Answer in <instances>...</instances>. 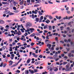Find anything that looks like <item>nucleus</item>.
Instances as JSON below:
<instances>
[{"mask_svg": "<svg viewBox=\"0 0 74 74\" xmlns=\"http://www.w3.org/2000/svg\"><path fill=\"white\" fill-rule=\"evenodd\" d=\"M50 68H51V66H49L47 67L48 70H49V69H50L49 70L50 74H54V72L52 73V69H50Z\"/></svg>", "mask_w": 74, "mask_h": 74, "instance_id": "nucleus-1", "label": "nucleus"}, {"mask_svg": "<svg viewBox=\"0 0 74 74\" xmlns=\"http://www.w3.org/2000/svg\"><path fill=\"white\" fill-rule=\"evenodd\" d=\"M66 71H71L72 70V69L71 67H70L69 68L66 69H65Z\"/></svg>", "mask_w": 74, "mask_h": 74, "instance_id": "nucleus-2", "label": "nucleus"}, {"mask_svg": "<svg viewBox=\"0 0 74 74\" xmlns=\"http://www.w3.org/2000/svg\"><path fill=\"white\" fill-rule=\"evenodd\" d=\"M32 26V24H31L30 23H27L26 24V26L27 28L29 26Z\"/></svg>", "mask_w": 74, "mask_h": 74, "instance_id": "nucleus-3", "label": "nucleus"}, {"mask_svg": "<svg viewBox=\"0 0 74 74\" xmlns=\"http://www.w3.org/2000/svg\"><path fill=\"white\" fill-rule=\"evenodd\" d=\"M10 12V11L6 10L4 12V14H9Z\"/></svg>", "mask_w": 74, "mask_h": 74, "instance_id": "nucleus-4", "label": "nucleus"}, {"mask_svg": "<svg viewBox=\"0 0 74 74\" xmlns=\"http://www.w3.org/2000/svg\"><path fill=\"white\" fill-rule=\"evenodd\" d=\"M29 71L31 74H33L34 73L33 70H32L31 69H29Z\"/></svg>", "mask_w": 74, "mask_h": 74, "instance_id": "nucleus-5", "label": "nucleus"}, {"mask_svg": "<svg viewBox=\"0 0 74 74\" xmlns=\"http://www.w3.org/2000/svg\"><path fill=\"white\" fill-rule=\"evenodd\" d=\"M21 32H20V31H18V32H17V33H16V34H18V36H20L21 34Z\"/></svg>", "mask_w": 74, "mask_h": 74, "instance_id": "nucleus-6", "label": "nucleus"}, {"mask_svg": "<svg viewBox=\"0 0 74 74\" xmlns=\"http://www.w3.org/2000/svg\"><path fill=\"white\" fill-rule=\"evenodd\" d=\"M56 19H59V20H60V19H61L62 17H61V16H59L58 17V16H56Z\"/></svg>", "mask_w": 74, "mask_h": 74, "instance_id": "nucleus-7", "label": "nucleus"}, {"mask_svg": "<svg viewBox=\"0 0 74 74\" xmlns=\"http://www.w3.org/2000/svg\"><path fill=\"white\" fill-rule=\"evenodd\" d=\"M32 55H33L34 57H35V58H37L38 57V55H36V54H35L34 53H32Z\"/></svg>", "mask_w": 74, "mask_h": 74, "instance_id": "nucleus-8", "label": "nucleus"}, {"mask_svg": "<svg viewBox=\"0 0 74 74\" xmlns=\"http://www.w3.org/2000/svg\"><path fill=\"white\" fill-rule=\"evenodd\" d=\"M18 64V63H15V64H14L13 65H12L11 66V67H15V66H17Z\"/></svg>", "mask_w": 74, "mask_h": 74, "instance_id": "nucleus-9", "label": "nucleus"}, {"mask_svg": "<svg viewBox=\"0 0 74 74\" xmlns=\"http://www.w3.org/2000/svg\"><path fill=\"white\" fill-rule=\"evenodd\" d=\"M29 29L31 31V33H33V30H35V29H34L33 28H29Z\"/></svg>", "mask_w": 74, "mask_h": 74, "instance_id": "nucleus-10", "label": "nucleus"}, {"mask_svg": "<svg viewBox=\"0 0 74 74\" xmlns=\"http://www.w3.org/2000/svg\"><path fill=\"white\" fill-rule=\"evenodd\" d=\"M4 23V21L3 20H0V24H3Z\"/></svg>", "mask_w": 74, "mask_h": 74, "instance_id": "nucleus-11", "label": "nucleus"}, {"mask_svg": "<svg viewBox=\"0 0 74 74\" xmlns=\"http://www.w3.org/2000/svg\"><path fill=\"white\" fill-rule=\"evenodd\" d=\"M56 58H58L57 55H55L53 56V58L54 59H56Z\"/></svg>", "mask_w": 74, "mask_h": 74, "instance_id": "nucleus-12", "label": "nucleus"}, {"mask_svg": "<svg viewBox=\"0 0 74 74\" xmlns=\"http://www.w3.org/2000/svg\"><path fill=\"white\" fill-rule=\"evenodd\" d=\"M45 22L47 23V24H48L49 22H50V21L48 20L47 19V20L45 21Z\"/></svg>", "mask_w": 74, "mask_h": 74, "instance_id": "nucleus-13", "label": "nucleus"}, {"mask_svg": "<svg viewBox=\"0 0 74 74\" xmlns=\"http://www.w3.org/2000/svg\"><path fill=\"white\" fill-rule=\"evenodd\" d=\"M30 59L29 58L28 59L27 61V63L28 64L29 63H30Z\"/></svg>", "mask_w": 74, "mask_h": 74, "instance_id": "nucleus-14", "label": "nucleus"}, {"mask_svg": "<svg viewBox=\"0 0 74 74\" xmlns=\"http://www.w3.org/2000/svg\"><path fill=\"white\" fill-rule=\"evenodd\" d=\"M25 74H29V71H28V70H26L25 72Z\"/></svg>", "mask_w": 74, "mask_h": 74, "instance_id": "nucleus-15", "label": "nucleus"}, {"mask_svg": "<svg viewBox=\"0 0 74 74\" xmlns=\"http://www.w3.org/2000/svg\"><path fill=\"white\" fill-rule=\"evenodd\" d=\"M69 67H70V64H68L66 65V69H68L69 68Z\"/></svg>", "mask_w": 74, "mask_h": 74, "instance_id": "nucleus-16", "label": "nucleus"}, {"mask_svg": "<svg viewBox=\"0 0 74 74\" xmlns=\"http://www.w3.org/2000/svg\"><path fill=\"white\" fill-rule=\"evenodd\" d=\"M23 2H24V1L23 0H22L20 3V5H22L23 4Z\"/></svg>", "mask_w": 74, "mask_h": 74, "instance_id": "nucleus-17", "label": "nucleus"}, {"mask_svg": "<svg viewBox=\"0 0 74 74\" xmlns=\"http://www.w3.org/2000/svg\"><path fill=\"white\" fill-rule=\"evenodd\" d=\"M35 21H36V22H38V21H39V18H36L35 19Z\"/></svg>", "mask_w": 74, "mask_h": 74, "instance_id": "nucleus-18", "label": "nucleus"}, {"mask_svg": "<svg viewBox=\"0 0 74 74\" xmlns=\"http://www.w3.org/2000/svg\"><path fill=\"white\" fill-rule=\"evenodd\" d=\"M40 64V62H36L35 63V64H36V65H37V64Z\"/></svg>", "mask_w": 74, "mask_h": 74, "instance_id": "nucleus-19", "label": "nucleus"}, {"mask_svg": "<svg viewBox=\"0 0 74 74\" xmlns=\"http://www.w3.org/2000/svg\"><path fill=\"white\" fill-rule=\"evenodd\" d=\"M36 34L35 33H33L32 35H30V37H33L34 36H36Z\"/></svg>", "mask_w": 74, "mask_h": 74, "instance_id": "nucleus-20", "label": "nucleus"}, {"mask_svg": "<svg viewBox=\"0 0 74 74\" xmlns=\"http://www.w3.org/2000/svg\"><path fill=\"white\" fill-rule=\"evenodd\" d=\"M51 44H48L47 45V47H51Z\"/></svg>", "mask_w": 74, "mask_h": 74, "instance_id": "nucleus-21", "label": "nucleus"}, {"mask_svg": "<svg viewBox=\"0 0 74 74\" xmlns=\"http://www.w3.org/2000/svg\"><path fill=\"white\" fill-rule=\"evenodd\" d=\"M54 50V47H52L51 49L50 50V51L51 52H52Z\"/></svg>", "mask_w": 74, "mask_h": 74, "instance_id": "nucleus-22", "label": "nucleus"}, {"mask_svg": "<svg viewBox=\"0 0 74 74\" xmlns=\"http://www.w3.org/2000/svg\"><path fill=\"white\" fill-rule=\"evenodd\" d=\"M2 4H7L8 5H9V3H7V2H2Z\"/></svg>", "mask_w": 74, "mask_h": 74, "instance_id": "nucleus-23", "label": "nucleus"}, {"mask_svg": "<svg viewBox=\"0 0 74 74\" xmlns=\"http://www.w3.org/2000/svg\"><path fill=\"white\" fill-rule=\"evenodd\" d=\"M9 15H14V13H13L11 12H10L9 13Z\"/></svg>", "mask_w": 74, "mask_h": 74, "instance_id": "nucleus-24", "label": "nucleus"}, {"mask_svg": "<svg viewBox=\"0 0 74 74\" xmlns=\"http://www.w3.org/2000/svg\"><path fill=\"white\" fill-rule=\"evenodd\" d=\"M36 1H37L38 3H41V0H35Z\"/></svg>", "mask_w": 74, "mask_h": 74, "instance_id": "nucleus-25", "label": "nucleus"}, {"mask_svg": "<svg viewBox=\"0 0 74 74\" xmlns=\"http://www.w3.org/2000/svg\"><path fill=\"white\" fill-rule=\"evenodd\" d=\"M73 18V16H69L68 17V19H69V20H70L71 18Z\"/></svg>", "mask_w": 74, "mask_h": 74, "instance_id": "nucleus-26", "label": "nucleus"}, {"mask_svg": "<svg viewBox=\"0 0 74 74\" xmlns=\"http://www.w3.org/2000/svg\"><path fill=\"white\" fill-rule=\"evenodd\" d=\"M32 12L33 14L34 13L35 14H37V12H36L34 11V10H33Z\"/></svg>", "mask_w": 74, "mask_h": 74, "instance_id": "nucleus-27", "label": "nucleus"}, {"mask_svg": "<svg viewBox=\"0 0 74 74\" xmlns=\"http://www.w3.org/2000/svg\"><path fill=\"white\" fill-rule=\"evenodd\" d=\"M63 19L64 20H65V19H68V17L67 16H66V17L63 18Z\"/></svg>", "mask_w": 74, "mask_h": 74, "instance_id": "nucleus-28", "label": "nucleus"}, {"mask_svg": "<svg viewBox=\"0 0 74 74\" xmlns=\"http://www.w3.org/2000/svg\"><path fill=\"white\" fill-rule=\"evenodd\" d=\"M14 2V0H11L10 1V3H13Z\"/></svg>", "mask_w": 74, "mask_h": 74, "instance_id": "nucleus-29", "label": "nucleus"}, {"mask_svg": "<svg viewBox=\"0 0 74 74\" xmlns=\"http://www.w3.org/2000/svg\"><path fill=\"white\" fill-rule=\"evenodd\" d=\"M4 29V27H1V30L2 31V32H3V33H4V32H5V31H3V30H4V29Z\"/></svg>", "mask_w": 74, "mask_h": 74, "instance_id": "nucleus-30", "label": "nucleus"}, {"mask_svg": "<svg viewBox=\"0 0 74 74\" xmlns=\"http://www.w3.org/2000/svg\"><path fill=\"white\" fill-rule=\"evenodd\" d=\"M5 28L7 29L8 30L9 29V26L8 25H7L5 26Z\"/></svg>", "mask_w": 74, "mask_h": 74, "instance_id": "nucleus-31", "label": "nucleus"}, {"mask_svg": "<svg viewBox=\"0 0 74 74\" xmlns=\"http://www.w3.org/2000/svg\"><path fill=\"white\" fill-rule=\"evenodd\" d=\"M38 12L39 14V15L41 16V15H42V13L41 12L39 11Z\"/></svg>", "mask_w": 74, "mask_h": 74, "instance_id": "nucleus-32", "label": "nucleus"}, {"mask_svg": "<svg viewBox=\"0 0 74 74\" xmlns=\"http://www.w3.org/2000/svg\"><path fill=\"white\" fill-rule=\"evenodd\" d=\"M47 25H46L45 26L43 27V29H47Z\"/></svg>", "mask_w": 74, "mask_h": 74, "instance_id": "nucleus-33", "label": "nucleus"}, {"mask_svg": "<svg viewBox=\"0 0 74 74\" xmlns=\"http://www.w3.org/2000/svg\"><path fill=\"white\" fill-rule=\"evenodd\" d=\"M34 73H37V72L38 71V70L37 69H35L34 70Z\"/></svg>", "mask_w": 74, "mask_h": 74, "instance_id": "nucleus-34", "label": "nucleus"}, {"mask_svg": "<svg viewBox=\"0 0 74 74\" xmlns=\"http://www.w3.org/2000/svg\"><path fill=\"white\" fill-rule=\"evenodd\" d=\"M38 57L39 58H40V59H41V58H42V57H43V56L42 55H40Z\"/></svg>", "mask_w": 74, "mask_h": 74, "instance_id": "nucleus-35", "label": "nucleus"}, {"mask_svg": "<svg viewBox=\"0 0 74 74\" xmlns=\"http://www.w3.org/2000/svg\"><path fill=\"white\" fill-rule=\"evenodd\" d=\"M67 64V62H64L63 63V65H64L65 64Z\"/></svg>", "mask_w": 74, "mask_h": 74, "instance_id": "nucleus-36", "label": "nucleus"}, {"mask_svg": "<svg viewBox=\"0 0 74 74\" xmlns=\"http://www.w3.org/2000/svg\"><path fill=\"white\" fill-rule=\"evenodd\" d=\"M1 48L3 50H4L5 48V46H3Z\"/></svg>", "mask_w": 74, "mask_h": 74, "instance_id": "nucleus-37", "label": "nucleus"}, {"mask_svg": "<svg viewBox=\"0 0 74 74\" xmlns=\"http://www.w3.org/2000/svg\"><path fill=\"white\" fill-rule=\"evenodd\" d=\"M61 29V30H63V28H64V27L63 26H62L60 27Z\"/></svg>", "mask_w": 74, "mask_h": 74, "instance_id": "nucleus-38", "label": "nucleus"}, {"mask_svg": "<svg viewBox=\"0 0 74 74\" xmlns=\"http://www.w3.org/2000/svg\"><path fill=\"white\" fill-rule=\"evenodd\" d=\"M49 29L50 30H51V29H52V26H49Z\"/></svg>", "mask_w": 74, "mask_h": 74, "instance_id": "nucleus-39", "label": "nucleus"}, {"mask_svg": "<svg viewBox=\"0 0 74 74\" xmlns=\"http://www.w3.org/2000/svg\"><path fill=\"white\" fill-rule=\"evenodd\" d=\"M38 6H39V5L38 4L35 5H34V7H38Z\"/></svg>", "mask_w": 74, "mask_h": 74, "instance_id": "nucleus-40", "label": "nucleus"}, {"mask_svg": "<svg viewBox=\"0 0 74 74\" xmlns=\"http://www.w3.org/2000/svg\"><path fill=\"white\" fill-rule=\"evenodd\" d=\"M6 65H7V64H6V63L3 64V67H5V66H6Z\"/></svg>", "mask_w": 74, "mask_h": 74, "instance_id": "nucleus-41", "label": "nucleus"}, {"mask_svg": "<svg viewBox=\"0 0 74 74\" xmlns=\"http://www.w3.org/2000/svg\"><path fill=\"white\" fill-rule=\"evenodd\" d=\"M46 39H47V40H49V36L48 35L46 37Z\"/></svg>", "mask_w": 74, "mask_h": 74, "instance_id": "nucleus-42", "label": "nucleus"}, {"mask_svg": "<svg viewBox=\"0 0 74 74\" xmlns=\"http://www.w3.org/2000/svg\"><path fill=\"white\" fill-rule=\"evenodd\" d=\"M1 63V64L0 65V67H2L3 66V62H2Z\"/></svg>", "mask_w": 74, "mask_h": 74, "instance_id": "nucleus-43", "label": "nucleus"}, {"mask_svg": "<svg viewBox=\"0 0 74 74\" xmlns=\"http://www.w3.org/2000/svg\"><path fill=\"white\" fill-rule=\"evenodd\" d=\"M10 51H12V47H10Z\"/></svg>", "mask_w": 74, "mask_h": 74, "instance_id": "nucleus-44", "label": "nucleus"}, {"mask_svg": "<svg viewBox=\"0 0 74 74\" xmlns=\"http://www.w3.org/2000/svg\"><path fill=\"white\" fill-rule=\"evenodd\" d=\"M71 53H69L68 54V56H69V58H71Z\"/></svg>", "mask_w": 74, "mask_h": 74, "instance_id": "nucleus-45", "label": "nucleus"}, {"mask_svg": "<svg viewBox=\"0 0 74 74\" xmlns=\"http://www.w3.org/2000/svg\"><path fill=\"white\" fill-rule=\"evenodd\" d=\"M16 72V73H20V71L19 70H17Z\"/></svg>", "mask_w": 74, "mask_h": 74, "instance_id": "nucleus-46", "label": "nucleus"}, {"mask_svg": "<svg viewBox=\"0 0 74 74\" xmlns=\"http://www.w3.org/2000/svg\"><path fill=\"white\" fill-rule=\"evenodd\" d=\"M22 59H20L19 61H18V62H17V63H18V64L19 63H20V62H21V60H22Z\"/></svg>", "mask_w": 74, "mask_h": 74, "instance_id": "nucleus-47", "label": "nucleus"}, {"mask_svg": "<svg viewBox=\"0 0 74 74\" xmlns=\"http://www.w3.org/2000/svg\"><path fill=\"white\" fill-rule=\"evenodd\" d=\"M32 18H33V19H34L35 18L34 15V14H33L32 15Z\"/></svg>", "mask_w": 74, "mask_h": 74, "instance_id": "nucleus-48", "label": "nucleus"}, {"mask_svg": "<svg viewBox=\"0 0 74 74\" xmlns=\"http://www.w3.org/2000/svg\"><path fill=\"white\" fill-rule=\"evenodd\" d=\"M20 30L23 33L24 32V31L23 30V29L21 28L20 29Z\"/></svg>", "mask_w": 74, "mask_h": 74, "instance_id": "nucleus-49", "label": "nucleus"}, {"mask_svg": "<svg viewBox=\"0 0 74 74\" xmlns=\"http://www.w3.org/2000/svg\"><path fill=\"white\" fill-rule=\"evenodd\" d=\"M8 36H9V37H11L12 36V35L11 34H8Z\"/></svg>", "mask_w": 74, "mask_h": 74, "instance_id": "nucleus-50", "label": "nucleus"}, {"mask_svg": "<svg viewBox=\"0 0 74 74\" xmlns=\"http://www.w3.org/2000/svg\"><path fill=\"white\" fill-rule=\"evenodd\" d=\"M34 44V43L33 42H32L31 43V46H33V45Z\"/></svg>", "mask_w": 74, "mask_h": 74, "instance_id": "nucleus-51", "label": "nucleus"}, {"mask_svg": "<svg viewBox=\"0 0 74 74\" xmlns=\"http://www.w3.org/2000/svg\"><path fill=\"white\" fill-rule=\"evenodd\" d=\"M67 0H63L62 1V2H66L67 1Z\"/></svg>", "mask_w": 74, "mask_h": 74, "instance_id": "nucleus-52", "label": "nucleus"}, {"mask_svg": "<svg viewBox=\"0 0 74 74\" xmlns=\"http://www.w3.org/2000/svg\"><path fill=\"white\" fill-rule=\"evenodd\" d=\"M15 51H16L18 49V48H17V46H16V47L15 48Z\"/></svg>", "mask_w": 74, "mask_h": 74, "instance_id": "nucleus-53", "label": "nucleus"}, {"mask_svg": "<svg viewBox=\"0 0 74 74\" xmlns=\"http://www.w3.org/2000/svg\"><path fill=\"white\" fill-rule=\"evenodd\" d=\"M14 12H16V13H17V12H19V10H15L14 11Z\"/></svg>", "mask_w": 74, "mask_h": 74, "instance_id": "nucleus-54", "label": "nucleus"}, {"mask_svg": "<svg viewBox=\"0 0 74 74\" xmlns=\"http://www.w3.org/2000/svg\"><path fill=\"white\" fill-rule=\"evenodd\" d=\"M58 70V68H56L55 70L54 71H57Z\"/></svg>", "mask_w": 74, "mask_h": 74, "instance_id": "nucleus-55", "label": "nucleus"}, {"mask_svg": "<svg viewBox=\"0 0 74 74\" xmlns=\"http://www.w3.org/2000/svg\"><path fill=\"white\" fill-rule=\"evenodd\" d=\"M43 19V16H42L40 17V20H42Z\"/></svg>", "mask_w": 74, "mask_h": 74, "instance_id": "nucleus-56", "label": "nucleus"}, {"mask_svg": "<svg viewBox=\"0 0 74 74\" xmlns=\"http://www.w3.org/2000/svg\"><path fill=\"white\" fill-rule=\"evenodd\" d=\"M38 49H37L35 51V53H38Z\"/></svg>", "mask_w": 74, "mask_h": 74, "instance_id": "nucleus-57", "label": "nucleus"}, {"mask_svg": "<svg viewBox=\"0 0 74 74\" xmlns=\"http://www.w3.org/2000/svg\"><path fill=\"white\" fill-rule=\"evenodd\" d=\"M71 11L72 12H73V11H74V8H72V9L71 10Z\"/></svg>", "mask_w": 74, "mask_h": 74, "instance_id": "nucleus-58", "label": "nucleus"}, {"mask_svg": "<svg viewBox=\"0 0 74 74\" xmlns=\"http://www.w3.org/2000/svg\"><path fill=\"white\" fill-rule=\"evenodd\" d=\"M48 2L49 4H53V3L51 2V1H48Z\"/></svg>", "mask_w": 74, "mask_h": 74, "instance_id": "nucleus-59", "label": "nucleus"}, {"mask_svg": "<svg viewBox=\"0 0 74 74\" xmlns=\"http://www.w3.org/2000/svg\"><path fill=\"white\" fill-rule=\"evenodd\" d=\"M13 10H16V7H14L13 8Z\"/></svg>", "mask_w": 74, "mask_h": 74, "instance_id": "nucleus-60", "label": "nucleus"}, {"mask_svg": "<svg viewBox=\"0 0 74 74\" xmlns=\"http://www.w3.org/2000/svg\"><path fill=\"white\" fill-rule=\"evenodd\" d=\"M59 59V58H57L56 59L55 61H58V60Z\"/></svg>", "mask_w": 74, "mask_h": 74, "instance_id": "nucleus-61", "label": "nucleus"}, {"mask_svg": "<svg viewBox=\"0 0 74 74\" xmlns=\"http://www.w3.org/2000/svg\"><path fill=\"white\" fill-rule=\"evenodd\" d=\"M17 27H19V28L21 27V25H17Z\"/></svg>", "mask_w": 74, "mask_h": 74, "instance_id": "nucleus-62", "label": "nucleus"}, {"mask_svg": "<svg viewBox=\"0 0 74 74\" xmlns=\"http://www.w3.org/2000/svg\"><path fill=\"white\" fill-rule=\"evenodd\" d=\"M49 18H50V19H52V17L51 16H49Z\"/></svg>", "mask_w": 74, "mask_h": 74, "instance_id": "nucleus-63", "label": "nucleus"}, {"mask_svg": "<svg viewBox=\"0 0 74 74\" xmlns=\"http://www.w3.org/2000/svg\"><path fill=\"white\" fill-rule=\"evenodd\" d=\"M11 56H12V57L13 58H14V56H15V55H14V54H13L12 55H11Z\"/></svg>", "mask_w": 74, "mask_h": 74, "instance_id": "nucleus-64", "label": "nucleus"}]
</instances>
